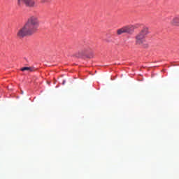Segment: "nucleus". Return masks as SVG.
I'll use <instances>...</instances> for the list:
<instances>
[{
  "label": "nucleus",
  "mask_w": 179,
  "mask_h": 179,
  "mask_svg": "<svg viewBox=\"0 0 179 179\" xmlns=\"http://www.w3.org/2000/svg\"><path fill=\"white\" fill-rule=\"evenodd\" d=\"M149 33V28L148 27H143L139 33L135 36L136 45H141L143 48H148V45L146 43V37Z\"/></svg>",
  "instance_id": "1"
},
{
  "label": "nucleus",
  "mask_w": 179,
  "mask_h": 179,
  "mask_svg": "<svg viewBox=\"0 0 179 179\" xmlns=\"http://www.w3.org/2000/svg\"><path fill=\"white\" fill-rule=\"evenodd\" d=\"M24 26H25V28H27L28 33L30 34L31 36L34 34V33L37 31L38 26H40L38 17L35 15L29 17Z\"/></svg>",
  "instance_id": "2"
},
{
  "label": "nucleus",
  "mask_w": 179,
  "mask_h": 179,
  "mask_svg": "<svg viewBox=\"0 0 179 179\" xmlns=\"http://www.w3.org/2000/svg\"><path fill=\"white\" fill-rule=\"evenodd\" d=\"M77 58L87 57V58H93L94 55L92 51V48L87 45H80L78 46V51L76 53Z\"/></svg>",
  "instance_id": "3"
},
{
  "label": "nucleus",
  "mask_w": 179,
  "mask_h": 179,
  "mask_svg": "<svg viewBox=\"0 0 179 179\" xmlns=\"http://www.w3.org/2000/svg\"><path fill=\"white\" fill-rule=\"evenodd\" d=\"M135 31V28L132 25L124 26L123 27L117 30V35L121 36V34H132Z\"/></svg>",
  "instance_id": "4"
},
{
  "label": "nucleus",
  "mask_w": 179,
  "mask_h": 179,
  "mask_svg": "<svg viewBox=\"0 0 179 179\" xmlns=\"http://www.w3.org/2000/svg\"><path fill=\"white\" fill-rule=\"evenodd\" d=\"M23 3L27 8H34L36 6V1L34 0H17V5L19 8H22Z\"/></svg>",
  "instance_id": "5"
},
{
  "label": "nucleus",
  "mask_w": 179,
  "mask_h": 179,
  "mask_svg": "<svg viewBox=\"0 0 179 179\" xmlns=\"http://www.w3.org/2000/svg\"><path fill=\"white\" fill-rule=\"evenodd\" d=\"M27 36H31L29 31L27 29L26 27L24 25L23 27L20 29L17 32V38H24V37Z\"/></svg>",
  "instance_id": "6"
},
{
  "label": "nucleus",
  "mask_w": 179,
  "mask_h": 179,
  "mask_svg": "<svg viewBox=\"0 0 179 179\" xmlns=\"http://www.w3.org/2000/svg\"><path fill=\"white\" fill-rule=\"evenodd\" d=\"M171 26H175L176 27H179V15L173 17L171 21Z\"/></svg>",
  "instance_id": "7"
},
{
  "label": "nucleus",
  "mask_w": 179,
  "mask_h": 179,
  "mask_svg": "<svg viewBox=\"0 0 179 179\" xmlns=\"http://www.w3.org/2000/svg\"><path fill=\"white\" fill-rule=\"evenodd\" d=\"M20 71H22V72H24V71H27L28 72H33V71H34V68L22 67V68L20 69Z\"/></svg>",
  "instance_id": "8"
},
{
  "label": "nucleus",
  "mask_w": 179,
  "mask_h": 179,
  "mask_svg": "<svg viewBox=\"0 0 179 179\" xmlns=\"http://www.w3.org/2000/svg\"><path fill=\"white\" fill-rule=\"evenodd\" d=\"M41 3H50L51 2V0H40Z\"/></svg>",
  "instance_id": "9"
},
{
  "label": "nucleus",
  "mask_w": 179,
  "mask_h": 179,
  "mask_svg": "<svg viewBox=\"0 0 179 179\" xmlns=\"http://www.w3.org/2000/svg\"><path fill=\"white\" fill-rule=\"evenodd\" d=\"M138 6H143V3H140L139 5H138Z\"/></svg>",
  "instance_id": "10"
},
{
  "label": "nucleus",
  "mask_w": 179,
  "mask_h": 179,
  "mask_svg": "<svg viewBox=\"0 0 179 179\" xmlns=\"http://www.w3.org/2000/svg\"><path fill=\"white\" fill-rule=\"evenodd\" d=\"M64 83H65V81H63V85H64Z\"/></svg>",
  "instance_id": "11"
}]
</instances>
